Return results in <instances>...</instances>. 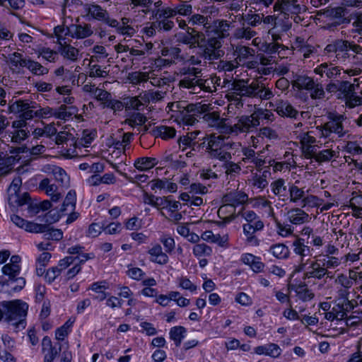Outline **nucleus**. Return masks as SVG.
<instances>
[{
  "instance_id": "obj_46",
  "label": "nucleus",
  "mask_w": 362,
  "mask_h": 362,
  "mask_svg": "<svg viewBox=\"0 0 362 362\" xmlns=\"http://www.w3.org/2000/svg\"><path fill=\"white\" fill-rule=\"evenodd\" d=\"M343 118V116L336 117L327 122L332 133L337 134L339 137H342L346 134L342 124Z\"/></svg>"
},
{
  "instance_id": "obj_51",
  "label": "nucleus",
  "mask_w": 362,
  "mask_h": 362,
  "mask_svg": "<svg viewBox=\"0 0 362 362\" xmlns=\"http://www.w3.org/2000/svg\"><path fill=\"white\" fill-rule=\"evenodd\" d=\"M70 40L64 41V43L59 44V51L62 55L71 60H75L77 57L78 51L75 47L71 46L69 43Z\"/></svg>"
},
{
  "instance_id": "obj_3",
  "label": "nucleus",
  "mask_w": 362,
  "mask_h": 362,
  "mask_svg": "<svg viewBox=\"0 0 362 362\" xmlns=\"http://www.w3.org/2000/svg\"><path fill=\"white\" fill-rule=\"evenodd\" d=\"M203 140V145L206 143V151L209 157L220 161L230 160L232 156L228 151L241 146L240 143L226 142L223 136L215 134L205 136Z\"/></svg>"
},
{
  "instance_id": "obj_30",
  "label": "nucleus",
  "mask_w": 362,
  "mask_h": 362,
  "mask_svg": "<svg viewBox=\"0 0 362 362\" xmlns=\"http://www.w3.org/2000/svg\"><path fill=\"white\" fill-rule=\"evenodd\" d=\"M257 32L243 23L241 26L234 30L232 37L235 40H250L257 35Z\"/></svg>"
},
{
  "instance_id": "obj_60",
  "label": "nucleus",
  "mask_w": 362,
  "mask_h": 362,
  "mask_svg": "<svg viewBox=\"0 0 362 362\" xmlns=\"http://www.w3.org/2000/svg\"><path fill=\"white\" fill-rule=\"evenodd\" d=\"M26 68L35 75H44L49 71L47 68L42 66L39 62L32 60L30 58L28 60Z\"/></svg>"
},
{
  "instance_id": "obj_63",
  "label": "nucleus",
  "mask_w": 362,
  "mask_h": 362,
  "mask_svg": "<svg viewBox=\"0 0 362 362\" xmlns=\"http://www.w3.org/2000/svg\"><path fill=\"white\" fill-rule=\"evenodd\" d=\"M52 172L55 180L60 182L62 187H67L69 185V177L64 170L62 168L55 166Z\"/></svg>"
},
{
  "instance_id": "obj_45",
  "label": "nucleus",
  "mask_w": 362,
  "mask_h": 362,
  "mask_svg": "<svg viewBox=\"0 0 362 362\" xmlns=\"http://www.w3.org/2000/svg\"><path fill=\"white\" fill-rule=\"evenodd\" d=\"M32 107H34L33 103H30L28 100H18L9 104L8 110L11 113L21 115L27 109L31 108Z\"/></svg>"
},
{
  "instance_id": "obj_28",
  "label": "nucleus",
  "mask_w": 362,
  "mask_h": 362,
  "mask_svg": "<svg viewBox=\"0 0 362 362\" xmlns=\"http://www.w3.org/2000/svg\"><path fill=\"white\" fill-rule=\"evenodd\" d=\"M272 192L279 199L283 201L288 199V188L286 185V180L279 178L270 184Z\"/></svg>"
},
{
  "instance_id": "obj_55",
  "label": "nucleus",
  "mask_w": 362,
  "mask_h": 362,
  "mask_svg": "<svg viewBox=\"0 0 362 362\" xmlns=\"http://www.w3.org/2000/svg\"><path fill=\"white\" fill-rule=\"evenodd\" d=\"M189 24L196 27H203L207 31L210 28L209 18L201 14H194L189 19Z\"/></svg>"
},
{
  "instance_id": "obj_34",
  "label": "nucleus",
  "mask_w": 362,
  "mask_h": 362,
  "mask_svg": "<svg viewBox=\"0 0 362 362\" xmlns=\"http://www.w3.org/2000/svg\"><path fill=\"white\" fill-rule=\"evenodd\" d=\"M2 273L8 276V279L2 281V286H9L21 272V266L17 264H6L1 269Z\"/></svg>"
},
{
  "instance_id": "obj_6",
  "label": "nucleus",
  "mask_w": 362,
  "mask_h": 362,
  "mask_svg": "<svg viewBox=\"0 0 362 362\" xmlns=\"http://www.w3.org/2000/svg\"><path fill=\"white\" fill-rule=\"evenodd\" d=\"M291 247L293 253L299 257V264L295 266L293 273H300L308 265L312 249L306 244L305 239L299 236H296L293 241Z\"/></svg>"
},
{
  "instance_id": "obj_19",
  "label": "nucleus",
  "mask_w": 362,
  "mask_h": 362,
  "mask_svg": "<svg viewBox=\"0 0 362 362\" xmlns=\"http://www.w3.org/2000/svg\"><path fill=\"white\" fill-rule=\"evenodd\" d=\"M147 253L149 261L158 265H165L169 262V257L165 251L163 250L159 243L151 245L148 248Z\"/></svg>"
},
{
  "instance_id": "obj_43",
  "label": "nucleus",
  "mask_w": 362,
  "mask_h": 362,
  "mask_svg": "<svg viewBox=\"0 0 362 362\" xmlns=\"http://www.w3.org/2000/svg\"><path fill=\"white\" fill-rule=\"evenodd\" d=\"M76 206V193L74 191H69L61 206L62 214H67L73 212Z\"/></svg>"
},
{
  "instance_id": "obj_14",
  "label": "nucleus",
  "mask_w": 362,
  "mask_h": 362,
  "mask_svg": "<svg viewBox=\"0 0 362 362\" xmlns=\"http://www.w3.org/2000/svg\"><path fill=\"white\" fill-rule=\"evenodd\" d=\"M264 223L262 220L244 223L243 225V234L246 238V241L252 245L259 244V240L255 233L262 231L264 229Z\"/></svg>"
},
{
  "instance_id": "obj_62",
  "label": "nucleus",
  "mask_w": 362,
  "mask_h": 362,
  "mask_svg": "<svg viewBox=\"0 0 362 362\" xmlns=\"http://www.w3.org/2000/svg\"><path fill=\"white\" fill-rule=\"evenodd\" d=\"M337 304L332 308V312L336 315L337 321H342L346 316V310L349 305L344 304L342 302L337 301Z\"/></svg>"
},
{
  "instance_id": "obj_50",
  "label": "nucleus",
  "mask_w": 362,
  "mask_h": 362,
  "mask_svg": "<svg viewBox=\"0 0 362 362\" xmlns=\"http://www.w3.org/2000/svg\"><path fill=\"white\" fill-rule=\"evenodd\" d=\"M254 54L255 50L246 46L238 47L235 50V61L238 64L244 63L246 59L254 56Z\"/></svg>"
},
{
  "instance_id": "obj_24",
  "label": "nucleus",
  "mask_w": 362,
  "mask_h": 362,
  "mask_svg": "<svg viewBox=\"0 0 362 362\" xmlns=\"http://www.w3.org/2000/svg\"><path fill=\"white\" fill-rule=\"evenodd\" d=\"M327 142L325 144V148L321 151H315L313 159L315 161L322 163L329 162L332 158L337 157V152L333 149V142Z\"/></svg>"
},
{
  "instance_id": "obj_18",
  "label": "nucleus",
  "mask_w": 362,
  "mask_h": 362,
  "mask_svg": "<svg viewBox=\"0 0 362 362\" xmlns=\"http://www.w3.org/2000/svg\"><path fill=\"white\" fill-rule=\"evenodd\" d=\"M341 69L332 63H322L314 69V73L321 77H327L330 80H337L341 74Z\"/></svg>"
},
{
  "instance_id": "obj_31",
  "label": "nucleus",
  "mask_w": 362,
  "mask_h": 362,
  "mask_svg": "<svg viewBox=\"0 0 362 362\" xmlns=\"http://www.w3.org/2000/svg\"><path fill=\"white\" fill-rule=\"evenodd\" d=\"M236 209L232 206L223 203L218 210V216L222 219L223 224H227L233 221L235 217Z\"/></svg>"
},
{
  "instance_id": "obj_21",
  "label": "nucleus",
  "mask_w": 362,
  "mask_h": 362,
  "mask_svg": "<svg viewBox=\"0 0 362 362\" xmlns=\"http://www.w3.org/2000/svg\"><path fill=\"white\" fill-rule=\"evenodd\" d=\"M338 253V247L329 243L325 247V253L320 255L319 257L335 269L341 264V258L337 256Z\"/></svg>"
},
{
  "instance_id": "obj_4",
  "label": "nucleus",
  "mask_w": 362,
  "mask_h": 362,
  "mask_svg": "<svg viewBox=\"0 0 362 362\" xmlns=\"http://www.w3.org/2000/svg\"><path fill=\"white\" fill-rule=\"evenodd\" d=\"M0 305L4 309L5 321L15 326L16 331L25 327V317L28 305L21 300L2 301Z\"/></svg>"
},
{
  "instance_id": "obj_25",
  "label": "nucleus",
  "mask_w": 362,
  "mask_h": 362,
  "mask_svg": "<svg viewBox=\"0 0 362 362\" xmlns=\"http://www.w3.org/2000/svg\"><path fill=\"white\" fill-rule=\"evenodd\" d=\"M310 215L301 208H293L287 212V219L293 225H301L310 220Z\"/></svg>"
},
{
  "instance_id": "obj_29",
  "label": "nucleus",
  "mask_w": 362,
  "mask_h": 362,
  "mask_svg": "<svg viewBox=\"0 0 362 362\" xmlns=\"http://www.w3.org/2000/svg\"><path fill=\"white\" fill-rule=\"evenodd\" d=\"M281 349L276 344L269 343L255 347V353L258 355H265L272 358H278L281 354Z\"/></svg>"
},
{
  "instance_id": "obj_5",
  "label": "nucleus",
  "mask_w": 362,
  "mask_h": 362,
  "mask_svg": "<svg viewBox=\"0 0 362 362\" xmlns=\"http://www.w3.org/2000/svg\"><path fill=\"white\" fill-rule=\"evenodd\" d=\"M334 268L324 261L320 257L315 260L310 259L305 269L303 279L304 281L310 279H322L325 276L329 275L330 273L329 269H334Z\"/></svg>"
},
{
  "instance_id": "obj_16",
  "label": "nucleus",
  "mask_w": 362,
  "mask_h": 362,
  "mask_svg": "<svg viewBox=\"0 0 362 362\" xmlns=\"http://www.w3.org/2000/svg\"><path fill=\"white\" fill-rule=\"evenodd\" d=\"M62 346V344L59 342L53 345L51 339L45 336L42 341V351L45 354L44 362H53L61 351Z\"/></svg>"
},
{
  "instance_id": "obj_36",
  "label": "nucleus",
  "mask_w": 362,
  "mask_h": 362,
  "mask_svg": "<svg viewBox=\"0 0 362 362\" xmlns=\"http://www.w3.org/2000/svg\"><path fill=\"white\" fill-rule=\"evenodd\" d=\"M77 114V108L75 106H68L66 104L60 105L58 108H54V117L57 119L68 120L74 115Z\"/></svg>"
},
{
  "instance_id": "obj_9",
  "label": "nucleus",
  "mask_w": 362,
  "mask_h": 362,
  "mask_svg": "<svg viewBox=\"0 0 362 362\" xmlns=\"http://www.w3.org/2000/svg\"><path fill=\"white\" fill-rule=\"evenodd\" d=\"M26 147L12 148L9 153L7 152L0 151V170H10L13 165L18 163L21 159L20 154L21 153H27Z\"/></svg>"
},
{
  "instance_id": "obj_38",
  "label": "nucleus",
  "mask_w": 362,
  "mask_h": 362,
  "mask_svg": "<svg viewBox=\"0 0 362 362\" xmlns=\"http://www.w3.org/2000/svg\"><path fill=\"white\" fill-rule=\"evenodd\" d=\"M152 134L155 137H160L162 139L168 140L175 136L176 130L172 127L160 125L153 127Z\"/></svg>"
},
{
  "instance_id": "obj_7",
  "label": "nucleus",
  "mask_w": 362,
  "mask_h": 362,
  "mask_svg": "<svg viewBox=\"0 0 362 362\" xmlns=\"http://www.w3.org/2000/svg\"><path fill=\"white\" fill-rule=\"evenodd\" d=\"M257 127V122L254 117L253 114L250 115H243L237 118V122L234 124H229L226 128L225 134H235L236 135L240 133H248Z\"/></svg>"
},
{
  "instance_id": "obj_35",
  "label": "nucleus",
  "mask_w": 362,
  "mask_h": 362,
  "mask_svg": "<svg viewBox=\"0 0 362 362\" xmlns=\"http://www.w3.org/2000/svg\"><path fill=\"white\" fill-rule=\"evenodd\" d=\"M296 183L297 182L289 185L288 199H289L290 202L293 204L300 203V205L305 197V192L303 187H299L296 185Z\"/></svg>"
},
{
  "instance_id": "obj_44",
  "label": "nucleus",
  "mask_w": 362,
  "mask_h": 362,
  "mask_svg": "<svg viewBox=\"0 0 362 362\" xmlns=\"http://www.w3.org/2000/svg\"><path fill=\"white\" fill-rule=\"evenodd\" d=\"M269 252L276 258L281 259L288 258L290 254L288 247L283 243L272 245Z\"/></svg>"
},
{
  "instance_id": "obj_49",
  "label": "nucleus",
  "mask_w": 362,
  "mask_h": 362,
  "mask_svg": "<svg viewBox=\"0 0 362 362\" xmlns=\"http://www.w3.org/2000/svg\"><path fill=\"white\" fill-rule=\"evenodd\" d=\"M8 59L12 66L20 69L27 66L28 60H29L30 58H26L21 53L15 52L8 55Z\"/></svg>"
},
{
  "instance_id": "obj_23",
  "label": "nucleus",
  "mask_w": 362,
  "mask_h": 362,
  "mask_svg": "<svg viewBox=\"0 0 362 362\" xmlns=\"http://www.w3.org/2000/svg\"><path fill=\"white\" fill-rule=\"evenodd\" d=\"M203 119L209 126L215 127L220 132L225 134L226 127L228 126V123L226 119L221 118L218 112H211L206 113Z\"/></svg>"
},
{
  "instance_id": "obj_52",
  "label": "nucleus",
  "mask_w": 362,
  "mask_h": 362,
  "mask_svg": "<svg viewBox=\"0 0 362 362\" xmlns=\"http://www.w3.org/2000/svg\"><path fill=\"white\" fill-rule=\"evenodd\" d=\"M256 122H257V127L260 124L261 120H266L267 122H272L275 119L274 114L267 109H257L252 113Z\"/></svg>"
},
{
  "instance_id": "obj_59",
  "label": "nucleus",
  "mask_w": 362,
  "mask_h": 362,
  "mask_svg": "<svg viewBox=\"0 0 362 362\" xmlns=\"http://www.w3.org/2000/svg\"><path fill=\"white\" fill-rule=\"evenodd\" d=\"M155 18L157 20L168 19L175 16V8L162 7L153 11Z\"/></svg>"
},
{
  "instance_id": "obj_1",
  "label": "nucleus",
  "mask_w": 362,
  "mask_h": 362,
  "mask_svg": "<svg viewBox=\"0 0 362 362\" xmlns=\"http://www.w3.org/2000/svg\"><path fill=\"white\" fill-rule=\"evenodd\" d=\"M55 143L62 146V155L68 158L73 157H83L86 156L83 151V148H88L90 143V132L88 129L83 131V136L78 141L74 136L68 132H59L55 137Z\"/></svg>"
},
{
  "instance_id": "obj_58",
  "label": "nucleus",
  "mask_w": 362,
  "mask_h": 362,
  "mask_svg": "<svg viewBox=\"0 0 362 362\" xmlns=\"http://www.w3.org/2000/svg\"><path fill=\"white\" fill-rule=\"evenodd\" d=\"M192 253L196 257L210 256L212 249L205 243H197L192 248Z\"/></svg>"
},
{
  "instance_id": "obj_53",
  "label": "nucleus",
  "mask_w": 362,
  "mask_h": 362,
  "mask_svg": "<svg viewBox=\"0 0 362 362\" xmlns=\"http://www.w3.org/2000/svg\"><path fill=\"white\" fill-rule=\"evenodd\" d=\"M92 97L95 99L99 105H101L103 107H105L107 102L110 101L111 95L107 91L97 88L95 90L92 89Z\"/></svg>"
},
{
  "instance_id": "obj_32",
  "label": "nucleus",
  "mask_w": 362,
  "mask_h": 362,
  "mask_svg": "<svg viewBox=\"0 0 362 362\" xmlns=\"http://www.w3.org/2000/svg\"><path fill=\"white\" fill-rule=\"evenodd\" d=\"M109 283L106 281L92 284V298L101 301L106 298V291L109 289Z\"/></svg>"
},
{
  "instance_id": "obj_11",
  "label": "nucleus",
  "mask_w": 362,
  "mask_h": 362,
  "mask_svg": "<svg viewBox=\"0 0 362 362\" xmlns=\"http://www.w3.org/2000/svg\"><path fill=\"white\" fill-rule=\"evenodd\" d=\"M160 209H165L168 212L169 221L178 222L182 218V214L180 212L181 204L178 201L171 199L170 197H164L163 199L160 200Z\"/></svg>"
},
{
  "instance_id": "obj_8",
  "label": "nucleus",
  "mask_w": 362,
  "mask_h": 362,
  "mask_svg": "<svg viewBox=\"0 0 362 362\" xmlns=\"http://www.w3.org/2000/svg\"><path fill=\"white\" fill-rule=\"evenodd\" d=\"M228 88L232 91V94L240 97H251L254 95L255 90L258 88V81H252L250 84L245 80H234L233 82L226 81Z\"/></svg>"
},
{
  "instance_id": "obj_33",
  "label": "nucleus",
  "mask_w": 362,
  "mask_h": 362,
  "mask_svg": "<svg viewBox=\"0 0 362 362\" xmlns=\"http://www.w3.org/2000/svg\"><path fill=\"white\" fill-rule=\"evenodd\" d=\"M152 190H165L167 192H175L177 190V185L170 182L168 179H156L151 182Z\"/></svg>"
},
{
  "instance_id": "obj_64",
  "label": "nucleus",
  "mask_w": 362,
  "mask_h": 362,
  "mask_svg": "<svg viewBox=\"0 0 362 362\" xmlns=\"http://www.w3.org/2000/svg\"><path fill=\"white\" fill-rule=\"evenodd\" d=\"M323 200L317 196L310 194L305 195V198L303 200L302 204H300L301 208H304L306 206L308 207H319L322 205Z\"/></svg>"
},
{
  "instance_id": "obj_10",
  "label": "nucleus",
  "mask_w": 362,
  "mask_h": 362,
  "mask_svg": "<svg viewBox=\"0 0 362 362\" xmlns=\"http://www.w3.org/2000/svg\"><path fill=\"white\" fill-rule=\"evenodd\" d=\"M300 144L301 145V151L305 159H313L317 148H320L322 144L316 145L317 140L315 137L310 135V132H303L298 136Z\"/></svg>"
},
{
  "instance_id": "obj_61",
  "label": "nucleus",
  "mask_w": 362,
  "mask_h": 362,
  "mask_svg": "<svg viewBox=\"0 0 362 362\" xmlns=\"http://www.w3.org/2000/svg\"><path fill=\"white\" fill-rule=\"evenodd\" d=\"M83 247L79 245H75L68 249V252L71 255H78L76 257V262L79 263L85 262L89 259V255L83 252Z\"/></svg>"
},
{
  "instance_id": "obj_57",
  "label": "nucleus",
  "mask_w": 362,
  "mask_h": 362,
  "mask_svg": "<svg viewBox=\"0 0 362 362\" xmlns=\"http://www.w3.org/2000/svg\"><path fill=\"white\" fill-rule=\"evenodd\" d=\"M40 225L47 226L46 230L42 231V233H45L44 236L45 239L59 241L63 238V233L62 230L51 228L48 224L40 223Z\"/></svg>"
},
{
  "instance_id": "obj_12",
  "label": "nucleus",
  "mask_w": 362,
  "mask_h": 362,
  "mask_svg": "<svg viewBox=\"0 0 362 362\" xmlns=\"http://www.w3.org/2000/svg\"><path fill=\"white\" fill-rule=\"evenodd\" d=\"M269 107L274 109L281 117L296 119L298 111L287 100L276 99L269 103Z\"/></svg>"
},
{
  "instance_id": "obj_40",
  "label": "nucleus",
  "mask_w": 362,
  "mask_h": 362,
  "mask_svg": "<svg viewBox=\"0 0 362 362\" xmlns=\"http://www.w3.org/2000/svg\"><path fill=\"white\" fill-rule=\"evenodd\" d=\"M253 206L259 209H265L269 217L276 219L272 202L264 197H257L252 200Z\"/></svg>"
},
{
  "instance_id": "obj_56",
  "label": "nucleus",
  "mask_w": 362,
  "mask_h": 362,
  "mask_svg": "<svg viewBox=\"0 0 362 362\" xmlns=\"http://www.w3.org/2000/svg\"><path fill=\"white\" fill-rule=\"evenodd\" d=\"M186 329L182 326L173 327L170 330V338L174 341L175 345L179 346L185 337Z\"/></svg>"
},
{
  "instance_id": "obj_26",
  "label": "nucleus",
  "mask_w": 362,
  "mask_h": 362,
  "mask_svg": "<svg viewBox=\"0 0 362 362\" xmlns=\"http://www.w3.org/2000/svg\"><path fill=\"white\" fill-rule=\"evenodd\" d=\"M315 81L313 78L306 74H296L291 81V84L294 88L298 90H309L313 88Z\"/></svg>"
},
{
  "instance_id": "obj_39",
  "label": "nucleus",
  "mask_w": 362,
  "mask_h": 362,
  "mask_svg": "<svg viewBox=\"0 0 362 362\" xmlns=\"http://www.w3.org/2000/svg\"><path fill=\"white\" fill-rule=\"evenodd\" d=\"M202 238L206 241L216 243L221 247H226L228 242V235L220 234H214L211 231H205L202 235Z\"/></svg>"
},
{
  "instance_id": "obj_17",
  "label": "nucleus",
  "mask_w": 362,
  "mask_h": 362,
  "mask_svg": "<svg viewBox=\"0 0 362 362\" xmlns=\"http://www.w3.org/2000/svg\"><path fill=\"white\" fill-rule=\"evenodd\" d=\"M202 107L198 104H189L183 107L181 115H176L184 124L192 126L197 122V116L201 112Z\"/></svg>"
},
{
  "instance_id": "obj_42",
  "label": "nucleus",
  "mask_w": 362,
  "mask_h": 362,
  "mask_svg": "<svg viewBox=\"0 0 362 362\" xmlns=\"http://www.w3.org/2000/svg\"><path fill=\"white\" fill-rule=\"evenodd\" d=\"M231 24L226 20H217L214 21V33L216 35L226 38L230 35Z\"/></svg>"
},
{
  "instance_id": "obj_48",
  "label": "nucleus",
  "mask_w": 362,
  "mask_h": 362,
  "mask_svg": "<svg viewBox=\"0 0 362 362\" xmlns=\"http://www.w3.org/2000/svg\"><path fill=\"white\" fill-rule=\"evenodd\" d=\"M260 49L270 54L277 53L279 56H281V51H288V47L279 42L264 43Z\"/></svg>"
},
{
  "instance_id": "obj_37",
  "label": "nucleus",
  "mask_w": 362,
  "mask_h": 362,
  "mask_svg": "<svg viewBox=\"0 0 362 362\" xmlns=\"http://www.w3.org/2000/svg\"><path fill=\"white\" fill-rule=\"evenodd\" d=\"M241 19L243 21V23H245L247 26H250L252 29L262 23L263 13H257L250 9L247 13H243L241 15Z\"/></svg>"
},
{
  "instance_id": "obj_27",
  "label": "nucleus",
  "mask_w": 362,
  "mask_h": 362,
  "mask_svg": "<svg viewBox=\"0 0 362 362\" xmlns=\"http://www.w3.org/2000/svg\"><path fill=\"white\" fill-rule=\"evenodd\" d=\"M75 27L71 25H66V20H65L62 25H57L54 28V34L57 38V43L62 44L64 41L69 40V37L72 38V33Z\"/></svg>"
},
{
  "instance_id": "obj_22",
  "label": "nucleus",
  "mask_w": 362,
  "mask_h": 362,
  "mask_svg": "<svg viewBox=\"0 0 362 362\" xmlns=\"http://www.w3.org/2000/svg\"><path fill=\"white\" fill-rule=\"evenodd\" d=\"M247 199L248 196L247 194L242 191L235 190L224 194L222 197V203H226L236 209L238 206L246 203Z\"/></svg>"
},
{
  "instance_id": "obj_20",
  "label": "nucleus",
  "mask_w": 362,
  "mask_h": 362,
  "mask_svg": "<svg viewBox=\"0 0 362 362\" xmlns=\"http://www.w3.org/2000/svg\"><path fill=\"white\" fill-rule=\"evenodd\" d=\"M11 220L16 226L23 228L25 230L30 233H40L45 231L47 228L45 226H41L40 223L28 221L16 214L11 215Z\"/></svg>"
},
{
  "instance_id": "obj_54",
  "label": "nucleus",
  "mask_w": 362,
  "mask_h": 362,
  "mask_svg": "<svg viewBox=\"0 0 362 362\" xmlns=\"http://www.w3.org/2000/svg\"><path fill=\"white\" fill-rule=\"evenodd\" d=\"M166 93L161 90H148L143 93V95H140V98L144 100V103L153 102L156 103L162 100Z\"/></svg>"
},
{
  "instance_id": "obj_15",
  "label": "nucleus",
  "mask_w": 362,
  "mask_h": 362,
  "mask_svg": "<svg viewBox=\"0 0 362 362\" xmlns=\"http://www.w3.org/2000/svg\"><path fill=\"white\" fill-rule=\"evenodd\" d=\"M223 38L218 35L210 37L204 50V57L209 60L217 59L220 54L219 49L222 47Z\"/></svg>"
},
{
  "instance_id": "obj_2",
  "label": "nucleus",
  "mask_w": 362,
  "mask_h": 362,
  "mask_svg": "<svg viewBox=\"0 0 362 362\" xmlns=\"http://www.w3.org/2000/svg\"><path fill=\"white\" fill-rule=\"evenodd\" d=\"M180 79L178 86L180 88L190 90L192 93H199L201 90L211 91L209 80L202 78V69L194 66H185L180 69Z\"/></svg>"
},
{
  "instance_id": "obj_41",
  "label": "nucleus",
  "mask_w": 362,
  "mask_h": 362,
  "mask_svg": "<svg viewBox=\"0 0 362 362\" xmlns=\"http://www.w3.org/2000/svg\"><path fill=\"white\" fill-rule=\"evenodd\" d=\"M158 163V161L155 158L151 157H142L137 158L134 163V167L140 171H146Z\"/></svg>"
},
{
  "instance_id": "obj_13",
  "label": "nucleus",
  "mask_w": 362,
  "mask_h": 362,
  "mask_svg": "<svg viewBox=\"0 0 362 362\" xmlns=\"http://www.w3.org/2000/svg\"><path fill=\"white\" fill-rule=\"evenodd\" d=\"M274 10L289 16L300 13L305 11V7L298 4V0H277L274 5Z\"/></svg>"
},
{
  "instance_id": "obj_47",
  "label": "nucleus",
  "mask_w": 362,
  "mask_h": 362,
  "mask_svg": "<svg viewBox=\"0 0 362 362\" xmlns=\"http://www.w3.org/2000/svg\"><path fill=\"white\" fill-rule=\"evenodd\" d=\"M22 185V180L18 177L13 180L8 188V202H16V196L20 194V189Z\"/></svg>"
}]
</instances>
